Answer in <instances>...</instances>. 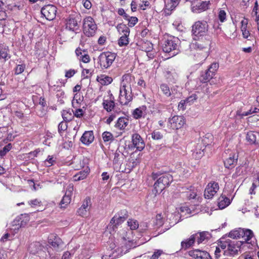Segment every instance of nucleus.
<instances>
[{
	"mask_svg": "<svg viewBox=\"0 0 259 259\" xmlns=\"http://www.w3.org/2000/svg\"><path fill=\"white\" fill-rule=\"evenodd\" d=\"M76 72L77 70L73 69H70L65 71V76L67 78H71L73 76Z\"/></svg>",
	"mask_w": 259,
	"mask_h": 259,
	"instance_id": "nucleus-57",
	"label": "nucleus"
},
{
	"mask_svg": "<svg viewBox=\"0 0 259 259\" xmlns=\"http://www.w3.org/2000/svg\"><path fill=\"white\" fill-rule=\"evenodd\" d=\"M118 32L120 34L130 35V30L126 25L123 23L118 24L116 27Z\"/></svg>",
	"mask_w": 259,
	"mask_h": 259,
	"instance_id": "nucleus-37",
	"label": "nucleus"
},
{
	"mask_svg": "<svg viewBox=\"0 0 259 259\" xmlns=\"http://www.w3.org/2000/svg\"><path fill=\"white\" fill-rule=\"evenodd\" d=\"M244 242L232 240L229 239L225 241H220L219 243V246L221 249L225 250L224 254L225 255L234 256L238 254L240 251L241 246L243 245Z\"/></svg>",
	"mask_w": 259,
	"mask_h": 259,
	"instance_id": "nucleus-2",
	"label": "nucleus"
},
{
	"mask_svg": "<svg viewBox=\"0 0 259 259\" xmlns=\"http://www.w3.org/2000/svg\"><path fill=\"white\" fill-rule=\"evenodd\" d=\"M160 88L162 93L166 97H169L171 96V92L167 84L162 83L160 85Z\"/></svg>",
	"mask_w": 259,
	"mask_h": 259,
	"instance_id": "nucleus-45",
	"label": "nucleus"
},
{
	"mask_svg": "<svg viewBox=\"0 0 259 259\" xmlns=\"http://www.w3.org/2000/svg\"><path fill=\"white\" fill-rule=\"evenodd\" d=\"M151 137L153 140H159L163 138V135L159 131H154L151 134Z\"/></svg>",
	"mask_w": 259,
	"mask_h": 259,
	"instance_id": "nucleus-53",
	"label": "nucleus"
},
{
	"mask_svg": "<svg viewBox=\"0 0 259 259\" xmlns=\"http://www.w3.org/2000/svg\"><path fill=\"white\" fill-rule=\"evenodd\" d=\"M238 154L233 152L229 155L224 161V166L227 168H232L236 165L238 160Z\"/></svg>",
	"mask_w": 259,
	"mask_h": 259,
	"instance_id": "nucleus-21",
	"label": "nucleus"
},
{
	"mask_svg": "<svg viewBox=\"0 0 259 259\" xmlns=\"http://www.w3.org/2000/svg\"><path fill=\"white\" fill-rule=\"evenodd\" d=\"M129 123V120L125 117H121L118 118L117 120L115 127L120 130H123L125 128Z\"/></svg>",
	"mask_w": 259,
	"mask_h": 259,
	"instance_id": "nucleus-30",
	"label": "nucleus"
},
{
	"mask_svg": "<svg viewBox=\"0 0 259 259\" xmlns=\"http://www.w3.org/2000/svg\"><path fill=\"white\" fill-rule=\"evenodd\" d=\"M171 175L166 174L158 178L154 184V191L155 194L160 193L172 181Z\"/></svg>",
	"mask_w": 259,
	"mask_h": 259,
	"instance_id": "nucleus-8",
	"label": "nucleus"
},
{
	"mask_svg": "<svg viewBox=\"0 0 259 259\" xmlns=\"http://www.w3.org/2000/svg\"><path fill=\"white\" fill-rule=\"evenodd\" d=\"M219 190V184L214 181L209 182L206 186L204 193L205 198L211 199Z\"/></svg>",
	"mask_w": 259,
	"mask_h": 259,
	"instance_id": "nucleus-14",
	"label": "nucleus"
},
{
	"mask_svg": "<svg viewBox=\"0 0 259 259\" xmlns=\"http://www.w3.org/2000/svg\"><path fill=\"white\" fill-rule=\"evenodd\" d=\"M83 98V97L81 96L80 94L76 93L74 94L72 101V105L73 108H77L80 107Z\"/></svg>",
	"mask_w": 259,
	"mask_h": 259,
	"instance_id": "nucleus-34",
	"label": "nucleus"
},
{
	"mask_svg": "<svg viewBox=\"0 0 259 259\" xmlns=\"http://www.w3.org/2000/svg\"><path fill=\"white\" fill-rule=\"evenodd\" d=\"M96 80L102 85H108L113 81L111 77L104 74L98 75Z\"/></svg>",
	"mask_w": 259,
	"mask_h": 259,
	"instance_id": "nucleus-26",
	"label": "nucleus"
},
{
	"mask_svg": "<svg viewBox=\"0 0 259 259\" xmlns=\"http://www.w3.org/2000/svg\"><path fill=\"white\" fill-rule=\"evenodd\" d=\"M188 254L195 259H211L208 252L198 249L190 250Z\"/></svg>",
	"mask_w": 259,
	"mask_h": 259,
	"instance_id": "nucleus-17",
	"label": "nucleus"
},
{
	"mask_svg": "<svg viewBox=\"0 0 259 259\" xmlns=\"http://www.w3.org/2000/svg\"><path fill=\"white\" fill-rule=\"evenodd\" d=\"M75 54L77 57H79V60L81 58L84 54H86L88 52L85 50H81L80 48H77L75 50Z\"/></svg>",
	"mask_w": 259,
	"mask_h": 259,
	"instance_id": "nucleus-56",
	"label": "nucleus"
},
{
	"mask_svg": "<svg viewBox=\"0 0 259 259\" xmlns=\"http://www.w3.org/2000/svg\"><path fill=\"white\" fill-rule=\"evenodd\" d=\"M163 253L162 250L158 249L154 251V253L151 256L150 259H158L159 257Z\"/></svg>",
	"mask_w": 259,
	"mask_h": 259,
	"instance_id": "nucleus-62",
	"label": "nucleus"
},
{
	"mask_svg": "<svg viewBox=\"0 0 259 259\" xmlns=\"http://www.w3.org/2000/svg\"><path fill=\"white\" fill-rule=\"evenodd\" d=\"M219 67L218 62H213L204 71H202L199 80L201 83L208 82L215 75V73Z\"/></svg>",
	"mask_w": 259,
	"mask_h": 259,
	"instance_id": "nucleus-7",
	"label": "nucleus"
},
{
	"mask_svg": "<svg viewBox=\"0 0 259 259\" xmlns=\"http://www.w3.org/2000/svg\"><path fill=\"white\" fill-rule=\"evenodd\" d=\"M208 24L206 21H198L196 22L192 26V32L196 40V37L206 35Z\"/></svg>",
	"mask_w": 259,
	"mask_h": 259,
	"instance_id": "nucleus-9",
	"label": "nucleus"
},
{
	"mask_svg": "<svg viewBox=\"0 0 259 259\" xmlns=\"http://www.w3.org/2000/svg\"><path fill=\"white\" fill-rule=\"evenodd\" d=\"M181 194L186 197L187 199L190 200L195 199L197 196L196 190L194 187L191 186L189 188L182 187Z\"/></svg>",
	"mask_w": 259,
	"mask_h": 259,
	"instance_id": "nucleus-19",
	"label": "nucleus"
},
{
	"mask_svg": "<svg viewBox=\"0 0 259 259\" xmlns=\"http://www.w3.org/2000/svg\"><path fill=\"white\" fill-rule=\"evenodd\" d=\"M196 41L193 44V47L196 50L203 51L202 59L205 60L208 54L207 50L210 45V40L207 35L196 37Z\"/></svg>",
	"mask_w": 259,
	"mask_h": 259,
	"instance_id": "nucleus-5",
	"label": "nucleus"
},
{
	"mask_svg": "<svg viewBox=\"0 0 259 259\" xmlns=\"http://www.w3.org/2000/svg\"><path fill=\"white\" fill-rule=\"evenodd\" d=\"M62 118L65 122L70 121L73 118L74 116L72 113L69 110H64L62 112Z\"/></svg>",
	"mask_w": 259,
	"mask_h": 259,
	"instance_id": "nucleus-41",
	"label": "nucleus"
},
{
	"mask_svg": "<svg viewBox=\"0 0 259 259\" xmlns=\"http://www.w3.org/2000/svg\"><path fill=\"white\" fill-rule=\"evenodd\" d=\"M204 139L199 141L196 145L195 149L193 150L192 156L195 159H199L204 155V151L206 145L204 143Z\"/></svg>",
	"mask_w": 259,
	"mask_h": 259,
	"instance_id": "nucleus-16",
	"label": "nucleus"
},
{
	"mask_svg": "<svg viewBox=\"0 0 259 259\" xmlns=\"http://www.w3.org/2000/svg\"><path fill=\"white\" fill-rule=\"evenodd\" d=\"M219 207L222 209L227 207L230 203L231 200L225 195H222L218 199Z\"/></svg>",
	"mask_w": 259,
	"mask_h": 259,
	"instance_id": "nucleus-29",
	"label": "nucleus"
},
{
	"mask_svg": "<svg viewBox=\"0 0 259 259\" xmlns=\"http://www.w3.org/2000/svg\"><path fill=\"white\" fill-rule=\"evenodd\" d=\"M68 125L67 124V122L65 121H62L60 122L58 125V132L61 135L63 132L65 131L67 128Z\"/></svg>",
	"mask_w": 259,
	"mask_h": 259,
	"instance_id": "nucleus-50",
	"label": "nucleus"
},
{
	"mask_svg": "<svg viewBox=\"0 0 259 259\" xmlns=\"http://www.w3.org/2000/svg\"><path fill=\"white\" fill-rule=\"evenodd\" d=\"M243 229L239 228L237 230H232L229 233V237L233 239L240 238L242 235Z\"/></svg>",
	"mask_w": 259,
	"mask_h": 259,
	"instance_id": "nucleus-39",
	"label": "nucleus"
},
{
	"mask_svg": "<svg viewBox=\"0 0 259 259\" xmlns=\"http://www.w3.org/2000/svg\"><path fill=\"white\" fill-rule=\"evenodd\" d=\"M117 114L115 113H111L108 117L106 118L105 123L109 125L116 118Z\"/></svg>",
	"mask_w": 259,
	"mask_h": 259,
	"instance_id": "nucleus-60",
	"label": "nucleus"
},
{
	"mask_svg": "<svg viewBox=\"0 0 259 259\" xmlns=\"http://www.w3.org/2000/svg\"><path fill=\"white\" fill-rule=\"evenodd\" d=\"M246 140L250 145H259V132H248L246 135Z\"/></svg>",
	"mask_w": 259,
	"mask_h": 259,
	"instance_id": "nucleus-22",
	"label": "nucleus"
},
{
	"mask_svg": "<svg viewBox=\"0 0 259 259\" xmlns=\"http://www.w3.org/2000/svg\"><path fill=\"white\" fill-rule=\"evenodd\" d=\"M195 234L197 235L196 236V239L198 244L201 243L205 240H208L210 237V234L207 231L199 232Z\"/></svg>",
	"mask_w": 259,
	"mask_h": 259,
	"instance_id": "nucleus-33",
	"label": "nucleus"
},
{
	"mask_svg": "<svg viewBox=\"0 0 259 259\" xmlns=\"http://www.w3.org/2000/svg\"><path fill=\"white\" fill-rule=\"evenodd\" d=\"M103 108L108 112H111L115 107V99L110 91L107 96H104L102 103Z\"/></svg>",
	"mask_w": 259,
	"mask_h": 259,
	"instance_id": "nucleus-13",
	"label": "nucleus"
},
{
	"mask_svg": "<svg viewBox=\"0 0 259 259\" xmlns=\"http://www.w3.org/2000/svg\"><path fill=\"white\" fill-rule=\"evenodd\" d=\"M179 174L183 177H188L191 174V168L188 166L181 167L179 169Z\"/></svg>",
	"mask_w": 259,
	"mask_h": 259,
	"instance_id": "nucleus-44",
	"label": "nucleus"
},
{
	"mask_svg": "<svg viewBox=\"0 0 259 259\" xmlns=\"http://www.w3.org/2000/svg\"><path fill=\"white\" fill-rule=\"evenodd\" d=\"M71 197L70 195L65 194L60 203V205L61 208H66L71 202Z\"/></svg>",
	"mask_w": 259,
	"mask_h": 259,
	"instance_id": "nucleus-40",
	"label": "nucleus"
},
{
	"mask_svg": "<svg viewBox=\"0 0 259 259\" xmlns=\"http://www.w3.org/2000/svg\"><path fill=\"white\" fill-rule=\"evenodd\" d=\"M57 12V8L53 5L45 6L41 10L42 15L49 21L53 20L56 18Z\"/></svg>",
	"mask_w": 259,
	"mask_h": 259,
	"instance_id": "nucleus-12",
	"label": "nucleus"
},
{
	"mask_svg": "<svg viewBox=\"0 0 259 259\" xmlns=\"http://www.w3.org/2000/svg\"><path fill=\"white\" fill-rule=\"evenodd\" d=\"M94 135L92 131H85L80 138V141L85 145H89L94 140Z\"/></svg>",
	"mask_w": 259,
	"mask_h": 259,
	"instance_id": "nucleus-24",
	"label": "nucleus"
},
{
	"mask_svg": "<svg viewBox=\"0 0 259 259\" xmlns=\"http://www.w3.org/2000/svg\"><path fill=\"white\" fill-rule=\"evenodd\" d=\"M77 20L74 17L70 16L66 19L65 28L72 32H75L79 29Z\"/></svg>",
	"mask_w": 259,
	"mask_h": 259,
	"instance_id": "nucleus-20",
	"label": "nucleus"
},
{
	"mask_svg": "<svg viewBox=\"0 0 259 259\" xmlns=\"http://www.w3.org/2000/svg\"><path fill=\"white\" fill-rule=\"evenodd\" d=\"M10 50L8 46L3 44H0V60H3L6 62L11 58Z\"/></svg>",
	"mask_w": 259,
	"mask_h": 259,
	"instance_id": "nucleus-25",
	"label": "nucleus"
},
{
	"mask_svg": "<svg viewBox=\"0 0 259 259\" xmlns=\"http://www.w3.org/2000/svg\"><path fill=\"white\" fill-rule=\"evenodd\" d=\"M73 164V167L76 170H79L80 168L83 167L84 165L83 164L81 163V160H76V162H74Z\"/></svg>",
	"mask_w": 259,
	"mask_h": 259,
	"instance_id": "nucleus-64",
	"label": "nucleus"
},
{
	"mask_svg": "<svg viewBox=\"0 0 259 259\" xmlns=\"http://www.w3.org/2000/svg\"><path fill=\"white\" fill-rule=\"evenodd\" d=\"M29 216L27 214H21L17 217L12 222V229L14 231H18L22 227H24L29 221Z\"/></svg>",
	"mask_w": 259,
	"mask_h": 259,
	"instance_id": "nucleus-11",
	"label": "nucleus"
},
{
	"mask_svg": "<svg viewBox=\"0 0 259 259\" xmlns=\"http://www.w3.org/2000/svg\"><path fill=\"white\" fill-rule=\"evenodd\" d=\"M211 5L204 2L202 1H200V2L197 4L195 7V10H197L199 13L205 11L210 9Z\"/></svg>",
	"mask_w": 259,
	"mask_h": 259,
	"instance_id": "nucleus-35",
	"label": "nucleus"
},
{
	"mask_svg": "<svg viewBox=\"0 0 259 259\" xmlns=\"http://www.w3.org/2000/svg\"><path fill=\"white\" fill-rule=\"evenodd\" d=\"M127 223L131 230H136L139 227L138 222L136 220L129 219Z\"/></svg>",
	"mask_w": 259,
	"mask_h": 259,
	"instance_id": "nucleus-48",
	"label": "nucleus"
},
{
	"mask_svg": "<svg viewBox=\"0 0 259 259\" xmlns=\"http://www.w3.org/2000/svg\"><path fill=\"white\" fill-rule=\"evenodd\" d=\"M26 68L24 63L17 65L14 69V73L15 75H19L24 72Z\"/></svg>",
	"mask_w": 259,
	"mask_h": 259,
	"instance_id": "nucleus-49",
	"label": "nucleus"
},
{
	"mask_svg": "<svg viewBox=\"0 0 259 259\" xmlns=\"http://www.w3.org/2000/svg\"><path fill=\"white\" fill-rule=\"evenodd\" d=\"M129 35H122L118 40V44L120 47L126 46L129 43Z\"/></svg>",
	"mask_w": 259,
	"mask_h": 259,
	"instance_id": "nucleus-43",
	"label": "nucleus"
},
{
	"mask_svg": "<svg viewBox=\"0 0 259 259\" xmlns=\"http://www.w3.org/2000/svg\"><path fill=\"white\" fill-rule=\"evenodd\" d=\"M116 54L111 52H104L100 54L98 59V65L102 69L109 68L113 63Z\"/></svg>",
	"mask_w": 259,
	"mask_h": 259,
	"instance_id": "nucleus-4",
	"label": "nucleus"
},
{
	"mask_svg": "<svg viewBox=\"0 0 259 259\" xmlns=\"http://www.w3.org/2000/svg\"><path fill=\"white\" fill-rule=\"evenodd\" d=\"M28 204L31 206H40L41 201L38 199H34L28 202Z\"/></svg>",
	"mask_w": 259,
	"mask_h": 259,
	"instance_id": "nucleus-59",
	"label": "nucleus"
},
{
	"mask_svg": "<svg viewBox=\"0 0 259 259\" xmlns=\"http://www.w3.org/2000/svg\"><path fill=\"white\" fill-rule=\"evenodd\" d=\"M133 145L138 151H142L145 148V142L141 136L137 134H134L132 136Z\"/></svg>",
	"mask_w": 259,
	"mask_h": 259,
	"instance_id": "nucleus-18",
	"label": "nucleus"
},
{
	"mask_svg": "<svg viewBox=\"0 0 259 259\" xmlns=\"http://www.w3.org/2000/svg\"><path fill=\"white\" fill-rule=\"evenodd\" d=\"M188 104L187 103V102L186 101V99L181 100L178 105V109L179 110H182L184 111L186 109V105Z\"/></svg>",
	"mask_w": 259,
	"mask_h": 259,
	"instance_id": "nucleus-63",
	"label": "nucleus"
},
{
	"mask_svg": "<svg viewBox=\"0 0 259 259\" xmlns=\"http://www.w3.org/2000/svg\"><path fill=\"white\" fill-rule=\"evenodd\" d=\"M76 110L75 112H74V116L76 117L80 118L83 116L84 114V112L82 109H80V107L75 108Z\"/></svg>",
	"mask_w": 259,
	"mask_h": 259,
	"instance_id": "nucleus-61",
	"label": "nucleus"
},
{
	"mask_svg": "<svg viewBox=\"0 0 259 259\" xmlns=\"http://www.w3.org/2000/svg\"><path fill=\"white\" fill-rule=\"evenodd\" d=\"M83 32L88 37L94 36L97 30V25L93 17L86 16L83 20Z\"/></svg>",
	"mask_w": 259,
	"mask_h": 259,
	"instance_id": "nucleus-6",
	"label": "nucleus"
},
{
	"mask_svg": "<svg viewBox=\"0 0 259 259\" xmlns=\"http://www.w3.org/2000/svg\"><path fill=\"white\" fill-rule=\"evenodd\" d=\"M43 246L39 242H33L31 243L28 247L30 253L36 254L42 249Z\"/></svg>",
	"mask_w": 259,
	"mask_h": 259,
	"instance_id": "nucleus-28",
	"label": "nucleus"
},
{
	"mask_svg": "<svg viewBox=\"0 0 259 259\" xmlns=\"http://www.w3.org/2000/svg\"><path fill=\"white\" fill-rule=\"evenodd\" d=\"M56 162V160L52 155H49L47 159L45 161V164L47 166H51Z\"/></svg>",
	"mask_w": 259,
	"mask_h": 259,
	"instance_id": "nucleus-52",
	"label": "nucleus"
},
{
	"mask_svg": "<svg viewBox=\"0 0 259 259\" xmlns=\"http://www.w3.org/2000/svg\"><path fill=\"white\" fill-rule=\"evenodd\" d=\"M164 224V219L161 214H157L156 215L154 225L157 227H161Z\"/></svg>",
	"mask_w": 259,
	"mask_h": 259,
	"instance_id": "nucleus-47",
	"label": "nucleus"
},
{
	"mask_svg": "<svg viewBox=\"0 0 259 259\" xmlns=\"http://www.w3.org/2000/svg\"><path fill=\"white\" fill-rule=\"evenodd\" d=\"M115 215H118V216H120L124 220L127 219L128 217V212L126 209L121 210L116 213Z\"/></svg>",
	"mask_w": 259,
	"mask_h": 259,
	"instance_id": "nucleus-58",
	"label": "nucleus"
},
{
	"mask_svg": "<svg viewBox=\"0 0 259 259\" xmlns=\"http://www.w3.org/2000/svg\"><path fill=\"white\" fill-rule=\"evenodd\" d=\"M241 237L244 238L245 242L249 243V241L253 237V233L250 229H244Z\"/></svg>",
	"mask_w": 259,
	"mask_h": 259,
	"instance_id": "nucleus-38",
	"label": "nucleus"
},
{
	"mask_svg": "<svg viewBox=\"0 0 259 259\" xmlns=\"http://www.w3.org/2000/svg\"><path fill=\"white\" fill-rule=\"evenodd\" d=\"M12 148V145L11 144H8L5 146L2 150L0 151V156H4L6 154L9 152Z\"/></svg>",
	"mask_w": 259,
	"mask_h": 259,
	"instance_id": "nucleus-54",
	"label": "nucleus"
},
{
	"mask_svg": "<svg viewBox=\"0 0 259 259\" xmlns=\"http://www.w3.org/2000/svg\"><path fill=\"white\" fill-rule=\"evenodd\" d=\"M53 238H50L49 240V243L55 248H58L62 243L61 239L57 236L53 235Z\"/></svg>",
	"mask_w": 259,
	"mask_h": 259,
	"instance_id": "nucleus-36",
	"label": "nucleus"
},
{
	"mask_svg": "<svg viewBox=\"0 0 259 259\" xmlns=\"http://www.w3.org/2000/svg\"><path fill=\"white\" fill-rule=\"evenodd\" d=\"M90 169L89 167H87L84 170L80 171L73 176V180L74 181H79L85 179L89 175Z\"/></svg>",
	"mask_w": 259,
	"mask_h": 259,
	"instance_id": "nucleus-31",
	"label": "nucleus"
},
{
	"mask_svg": "<svg viewBox=\"0 0 259 259\" xmlns=\"http://www.w3.org/2000/svg\"><path fill=\"white\" fill-rule=\"evenodd\" d=\"M131 80L132 76L130 74H125L122 77L118 97V101L122 105H127L133 100Z\"/></svg>",
	"mask_w": 259,
	"mask_h": 259,
	"instance_id": "nucleus-1",
	"label": "nucleus"
},
{
	"mask_svg": "<svg viewBox=\"0 0 259 259\" xmlns=\"http://www.w3.org/2000/svg\"><path fill=\"white\" fill-rule=\"evenodd\" d=\"M197 99V96L195 94H193L192 95L190 96L188 98L186 99L187 103L190 105L191 104L193 103L195 101H196Z\"/></svg>",
	"mask_w": 259,
	"mask_h": 259,
	"instance_id": "nucleus-55",
	"label": "nucleus"
},
{
	"mask_svg": "<svg viewBox=\"0 0 259 259\" xmlns=\"http://www.w3.org/2000/svg\"><path fill=\"white\" fill-rule=\"evenodd\" d=\"M196 236H197V235L193 234L189 239L182 241L181 243L182 248L186 250L192 246L195 243Z\"/></svg>",
	"mask_w": 259,
	"mask_h": 259,
	"instance_id": "nucleus-27",
	"label": "nucleus"
},
{
	"mask_svg": "<svg viewBox=\"0 0 259 259\" xmlns=\"http://www.w3.org/2000/svg\"><path fill=\"white\" fill-rule=\"evenodd\" d=\"M125 221L124 219H122L120 216L118 215H115L110 220V224L112 225L113 229L117 228V226L121 224L123 222Z\"/></svg>",
	"mask_w": 259,
	"mask_h": 259,
	"instance_id": "nucleus-32",
	"label": "nucleus"
},
{
	"mask_svg": "<svg viewBox=\"0 0 259 259\" xmlns=\"http://www.w3.org/2000/svg\"><path fill=\"white\" fill-rule=\"evenodd\" d=\"M218 19L222 23L226 20L227 15L226 12L222 9H219L218 12Z\"/></svg>",
	"mask_w": 259,
	"mask_h": 259,
	"instance_id": "nucleus-51",
	"label": "nucleus"
},
{
	"mask_svg": "<svg viewBox=\"0 0 259 259\" xmlns=\"http://www.w3.org/2000/svg\"><path fill=\"white\" fill-rule=\"evenodd\" d=\"M147 107L145 105L141 106L133 110L132 113L133 117L135 119H139L144 117L146 114Z\"/></svg>",
	"mask_w": 259,
	"mask_h": 259,
	"instance_id": "nucleus-23",
	"label": "nucleus"
},
{
	"mask_svg": "<svg viewBox=\"0 0 259 259\" xmlns=\"http://www.w3.org/2000/svg\"><path fill=\"white\" fill-rule=\"evenodd\" d=\"M91 198L90 197H87L82 201L81 206L77 209V214L81 217H86L92 206Z\"/></svg>",
	"mask_w": 259,
	"mask_h": 259,
	"instance_id": "nucleus-15",
	"label": "nucleus"
},
{
	"mask_svg": "<svg viewBox=\"0 0 259 259\" xmlns=\"http://www.w3.org/2000/svg\"><path fill=\"white\" fill-rule=\"evenodd\" d=\"M180 40L178 37L170 36L165 41L162 50L167 53H169L171 57L176 56L179 52V45Z\"/></svg>",
	"mask_w": 259,
	"mask_h": 259,
	"instance_id": "nucleus-3",
	"label": "nucleus"
},
{
	"mask_svg": "<svg viewBox=\"0 0 259 259\" xmlns=\"http://www.w3.org/2000/svg\"><path fill=\"white\" fill-rule=\"evenodd\" d=\"M186 123V119L183 116L174 115L168 118L167 126L170 130H178L183 127Z\"/></svg>",
	"mask_w": 259,
	"mask_h": 259,
	"instance_id": "nucleus-10",
	"label": "nucleus"
},
{
	"mask_svg": "<svg viewBox=\"0 0 259 259\" xmlns=\"http://www.w3.org/2000/svg\"><path fill=\"white\" fill-rule=\"evenodd\" d=\"M128 22V26L130 27H133L138 23V19L137 17L130 16L128 15V18L125 19Z\"/></svg>",
	"mask_w": 259,
	"mask_h": 259,
	"instance_id": "nucleus-46",
	"label": "nucleus"
},
{
	"mask_svg": "<svg viewBox=\"0 0 259 259\" xmlns=\"http://www.w3.org/2000/svg\"><path fill=\"white\" fill-rule=\"evenodd\" d=\"M103 140L105 143L111 142L114 140L113 134L109 132H104L102 135Z\"/></svg>",
	"mask_w": 259,
	"mask_h": 259,
	"instance_id": "nucleus-42",
	"label": "nucleus"
}]
</instances>
